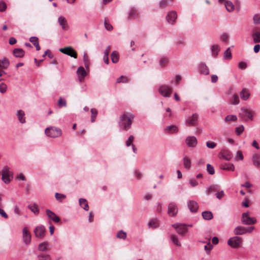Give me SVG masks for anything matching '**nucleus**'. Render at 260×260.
<instances>
[{
	"label": "nucleus",
	"mask_w": 260,
	"mask_h": 260,
	"mask_svg": "<svg viewBox=\"0 0 260 260\" xmlns=\"http://www.w3.org/2000/svg\"><path fill=\"white\" fill-rule=\"evenodd\" d=\"M134 115L131 113H124L120 116L119 125L121 129H127L131 128Z\"/></svg>",
	"instance_id": "nucleus-1"
},
{
	"label": "nucleus",
	"mask_w": 260,
	"mask_h": 260,
	"mask_svg": "<svg viewBox=\"0 0 260 260\" xmlns=\"http://www.w3.org/2000/svg\"><path fill=\"white\" fill-rule=\"evenodd\" d=\"M2 180L6 184L9 183L13 178L12 174L9 171V168L8 166H5L2 171Z\"/></svg>",
	"instance_id": "nucleus-2"
},
{
	"label": "nucleus",
	"mask_w": 260,
	"mask_h": 260,
	"mask_svg": "<svg viewBox=\"0 0 260 260\" xmlns=\"http://www.w3.org/2000/svg\"><path fill=\"white\" fill-rule=\"evenodd\" d=\"M241 221L243 224L245 225L254 224L256 222V219L254 217H250L249 216V212H245L242 214Z\"/></svg>",
	"instance_id": "nucleus-3"
},
{
	"label": "nucleus",
	"mask_w": 260,
	"mask_h": 260,
	"mask_svg": "<svg viewBox=\"0 0 260 260\" xmlns=\"http://www.w3.org/2000/svg\"><path fill=\"white\" fill-rule=\"evenodd\" d=\"M242 239L241 237L235 236L230 238L228 244L232 248H237L241 244Z\"/></svg>",
	"instance_id": "nucleus-4"
},
{
	"label": "nucleus",
	"mask_w": 260,
	"mask_h": 260,
	"mask_svg": "<svg viewBox=\"0 0 260 260\" xmlns=\"http://www.w3.org/2000/svg\"><path fill=\"white\" fill-rule=\"evenodd\" d=\"M59 51L65 54H67L71 57L77 58V54L75 50L71 46L66 47L63 48H59Z\"/></svg>",
	"instance_id": "nucleus-5"
},
{
	"label": "nucleus",
	"mask_w": 260,
	"mask_h": 260,
	"mask_svg": "<svg viewBox=\"0 0 260 260\" xmlns=\"http://www.w3.org/2000/svg\"><path fill=\"white\" fill-rule=\"evenodd\" d=\"M172 226L176 230V231L178 234L182 236H184L186 233L187 232L186 224L181 223H175L172 225Z\"/></svg>",
	"instance_id": "nucleus-6"
},
{
	"label": "nucleus",
	"mask_w": 260,
	"mask_h": 260,
	"mask_svg": "<svg viewBox=\"0 0 260 260\" xmlns=\"http://www.w3.org/2000/svg\"><path fill=\"white\" fill-rule=\"evenodd\" d=\"M178 209L175 203H170L168 206V214L170 217H175L177 214Z\"/></svg>",
	"instance_id": "nucleus-7"
},
{
	"label": "nucleus",
	"mask_w": 260,
	"mask_h": 260,
	"mask_svg": "<svg viewBox=\"0 0 260 260\" xmlns=\"http://www.w3.org/2000/svg\"><path fill=\"white\" fill-rule=\"evenodd\" d=\"M158 91L164 96L170 97L172 93V88L167 85H162L159 87Z\"/></svg>",
	"instance_id": "nucleus-8"
},
{
	"label": "nucleus",
	"mask_w": 260,
	"mask_h": 260,
	"mask_svg": "<svg viewBox=\"0 0 260 260\" xmlns=\"http://www.w3.org/2000/svg\"><path fill=\"white\" fill-rule=\"evenodd\" d=\"M34 233L36 237L39 239L43 238L46 234V230L43 225L37 226L35 230Z\"/></svg>",
	"instance_id": "nucleus-9"
},
{
	"label": "nucleus",
	"mask_w": 260,
	"mask_h": 260,
	"mask_svg": "<svg viewBox=\"0 0 260 260\" xmlns=\"http://www.w3.org/2000/svg\"><path fill=\"white\" fill-rule=\"evenodd\" d=\"M177 17V14L176 12L175 11H171L168 13L166 16V20L168 23L173 24L175 22Z\"/></svg>",
	"instance_id": "nucleus-10"
},
{
	"label": "nucleus",
	"mask_w": 260,
	"mask_h": 260,
	"mask_svg": "<svg viewBox=\"0 0 260 260\" xmlns=\"http://www.w3.org/2000/svg\"><path fill=\"white\" fill-rule=\"evenodd\" d=\"M22 238L23 242L26 244H29L31 241V235L28 233L27 228L25 227L22 230Z\"/></svg>",
	"instance_id": "nucleus-11"
},
{
	"label": "nucleus",
	"mask_w": 260,
	"mask_h": 260,
	"mask_svg": "<svg viewBox=\"0 0 260 260\" xmlns=\"http://www.w3.org/2000/svg\"><path fill=\"white\" fill-rule=\"evenodd\" d=\"M186 145L190 147L196 146L198 141L197 138L194 136H189L185 140Z\"/></svg>",
	"instance_id": "nucleus-12"
},
{
	"label": "nucleus",
	"mask_w": 260,
	"mask_h": 260,
	"mask_svg": "<svg viewBox=\"0 0 260 260\" xmlns=\"http://www.w3.org/2000/svg\"><path fill=\"white\" fill-rule=\"evenodd\" d=\"M46 212L48 217L51 219L54 222L58 223L60 221V218L50 210H46Z\"/></svg>",
	"instance_id": "nucleus-13"
},
{
	"label": "nucleus",
	"mask_w": 260,
	"mask_h": 260,
	"mask_svg": "<svg viewBox=\"0 0 260 260\" xmlns=\"http://www.w3.org/2000/svg\"><path fill=\"white\" fill-rule=\"evenodd\" d=\"M239 115L241 117L246 116L250 120H252L253 118L252 112L246 108H241Z\"/></svg>",
	"instance_id": "nucleus-14"
},
{
	"label": "nucleus",
	"mask_w": 260,
	"mask_h": 260,
	"mask_svg": "<svg viewBox=\"0 0 260 260\" xmlns=\"http://www.w3.org/2000/svg\"><path fill=\"white\" fill-rule=\"evenodd\" d=\"M188 207L191 212H196L199 208V205L197 202L190 200L188 202Z\"/></svg>",
	"instance_id": "nucleus-15"
},
{
	"label": "nucleus",
	"mask_w": 260,
	"mask_h": 260,
	"mask_svg": "<svg viewBox=\"0 0 260 260\" xmlns=\"http://www.w3.org/2000/svg\"><path fill=\"white\" fill-rule=\"evenodd\" d=\"M58 22L63 30H67L68 29L69 26L65 17L63 16H59L58 18Z\"/></svg>",
	"instance_id": "nucleus-16"
},
{
	"label": "nucleus",
	"mask_w": 260,
	"mask_h": 260,
	"mask_svg": "<svg viewBox=\"0 0 260 260\" xmlns=\"http://www.w3.org/2000/svg\"><path fill=\"white\" fill-rule=\"evenodd\" d=\"M198 119V115L197 114H193L187 118L186 122L189 125H194L197 122Z\"/></svg>",
	"instance_id": "nucleus-17"
},
{
	"label": "nucleus",
	"mask_w": 260,
	"mask_h": 260,
	"mask_svg": "<svg viewBox=\"0 0 260 260\" xmlns=\"http://www.w3.org/2000/svg\"><path fill=\"white\" fill-rule=\"evenodd\" d=\"M77 74L78 75V77L80 82H81L84 78V77L86 75V72L82 67H80L78 68L77 71Z\"/></svg>",
	"instance_id": "nucleus-18"
},
{
	"label": "nucleus",
	"mask_w": 260,
	"mask_h": 260,
	"mask_svg": "<svg viewBox=\"0 0 260 260\" xmlns=\"http://www.w3.org/2000/svg\"><path fill=\"white\" fill-rule=\"evenodd\" d=\"M47 137L55 138L60 136L62 134L61 131H44Z\"/></svg>",
	"instance_id": "nucleus-19"
},
{
	"label": "nucleus",
	"mask_w": 260,
	"mask_h": 260,
	"mask_svg": "<svg viewBox=\"0 0 260 260\" xmlns=\"http://www.w3.org/2000/svg\"><path fill=\"white\" fill-rule=\"evenodd\" d=\"M17 118L21 123L25 122V117L24 112L21 110H18L16 114Z\"/></svg>",
	"instance_id": "nucleus-20"
},
{
	"label": "nucleus",
	"mask_w": 260,
	"mask_h": 260,
	"mask_svg": "<svg viewBox=\"0 0 260 260\" xmlns=\"http://www.w3.org/2000/svg\"><path fill=\"white\" fill-rule=\"evenodd\" d=\"M13 55L17 58H21L24 56L25 52L21 48H15L13 51Z\"/></svg>",
	"instance_id": "nucleus-21"
},
{
	"label": "nucleus",
	"mask_w": 260,
	"mask_h": 260,
	"mask_svg": "<svg viewBox=\"0 0 260 260\" xmlns=\"http://www.w3.org/2000/svg\"><path fill=\"white\" fill-rule=\"evenodd\" d=\"M199 71L200 73L204 75H208L209 70L207 66L204 63H202L199 66Z\"/></svg>",
	"instance_id": "nucleus-22"
},
{
	"label": "nucleus",
	"mask_w": 260,
	"mask_h": 260,
	"mask_svg": "<svg viewBox=\"0 0 260 260\" xmlns=\"http://www.w3.org/2000/svg\"><path fill=\"white\" fill-rule=\"evenodd\" d=\"M247 232V230L243 226H239L234 230V234L237 235H241Z\"/></svg>",
	"instance_id": "nucleus-23"
},
{
	"label": "nucleus",
	"mask_w": 260,
	"mask_h": 260,
	"mask_svg": "<svg viewBox=\"0 0 260 260\" xmlns=\"http://www.w3.org/2000/svg\"><path fill=\"white\" fill-rule=\"evenodd\" d=\"M203 218L206 220H211L213 218V215L211 211H206L202 213Z\"/></svg>",
	"instance_id": "nucleus-24"
},
{
	"label": "nucleus",
	"mask_w": 260,
	"mask_h": 260,
	"mask_svg": "<svg viewBox=\"0 0 260 260\" xmlns=\"http://www.w3.org/2000/svg\"><path fill=\"white\" fill-rule=\"evenodd\" d=\"M29 41L32 43L35 46L37 51L40 50V46L39 45L38 38L36 37H31L29 38Z\"/></svg>",
	"instance_id": "nucleus-25"
},
{
	"label": "nucleus",
	"mask_w": 260,
	"mask_h": 260,
	"mask_svg": "<svg viewBox=\"0 0 260 260\" xmlns=\"http://www.w3.org/2000/svg\"><path fill=\"white\" fill-rule=\"evenodd\" d=\"M240 96L242 100L246 101L249 98L250 93L247 89L244 88L240 92Z\"/></svg>",
	"instance_id": "nucleus-26"
},
{
	"label": "nucleus",
	"mask_w": 260,
	"mask_h": 260,
	"mask_svg": "<svg viewBox=\"0 0 260 260\" xmlns=\"http://www.w3.org/2000/svg\"><path fill=\"white\" fill-rule=\"evenodd\" d=\"M224 5L226 8V10L231 12L234 11L235 9V6L231 1H226L224 2Z\"/></svg>",
	"instance_id": "nucleus-27"
},
{
	"label": "nucleus",
	"mask_w": 260,
	"mask_h": 260,
	"mask_svg": "<svg viewBox=\"0 0 260 260\" xmlns=\"http://www.w3.org/2000/svg\"><path fill=\"white\" fill-rule=\"evenodd\" d=\"M79 203L81 206L83 207V208L85 211H88L89 210V206L86 199L83 198L79 199Z\"/></svg>",
	"instance_id": "nucleus-28"
},
{
	"label": "nucleus",
	"mask_w": 260,
	"mask_h": 260,
	"mask_svg": "<svg viewBox=\"0 0 260 260\" xmlns=\"http://www.w3.org/2000/svg\"><path fill=\"white\" fill-rule=\"evenodd\" d=\"M252 161L255 167L260 168V156L259 155L254 154L252 157Z\"/></svg>",
	"instance_id": "nucleus-29"
},
{
	"label": "nucleus",
	"mask_w": 260,
	"mask_h": 260,
	"mask_svg": "<svg viewBox=\"0 0 260 260\" xmlns=\"http://www.w3.org/2000/svg\"><path fill=\"white\" fill-rule=\"evenodd\" d=\"M221 169L225 170L228 171H233L234 170L235 167L233 164H222L220 167Z\"/></svg>",
	"instance_id": "nucleus-30"
},
{
	"label": "nucleus",
	"mask_w": 260,
	"mask_h": 260,
	"mask_svg": "<svg viewBox=\"0 0 260 260\" xmlns=\"http://www.w3.org/2000/svg\"><path fill=\"white\" fill-rule=\"evenodd\" d=\"M183 166L184 168L187 170H189L191 168V163L190 159L187 156H185L183 159Z\"/></svg>",
	"instance_id": "nucleus-31"
},
{
	"label": "nucleus",
	"mask_w": 260,
	"mask_h": 260,
	"mask_svg": "<svg viewBox=\"0 0 260 260\" xmlns=\"http://www.w3.org/2000/svg\"><path fill=\"white\" fill-rule=\"evenodd\" d=\"M10 64L9 60L7 58H4L2 60H0V68L7 69Z\"/></svg>",
	"instance_id": "nucleus-32"
},
{
	"label": "nucleus",
	"mask_w": 260,
	"mask_h": 260,
	"mask_svg": "<svg viewBox=\"0 0 260 260\" xmlns=\"http://www.w3.org/2000/svg\"><path fill=\"white\" fill-rule=\"evenodd\" d=\"M111 60L113 63H117L119 60V54L118 53L114 51L111 54Z\"/></svg>",
	"instance_id": "nucleus-33"
},
{
	"label": "nucleus",
	"mask_w": 260,
	"mask_h": 260,
	"mask_svg": "<svg viewBox=\"0 0 260 260\" xmlns=\"http://www.w3.org/2000/svg\"><path fill=\"white\" fill-rule=\"evenodd\" d=\"M252 37L255 43L260 42V31H256L252 35Z\"/></svg>",
	"instance_id": "nucleus-34"
},
{
	"label": "nucleus",
	"mask_w": 260,
	"mask_h": 260,
	"mask_svg": "<svg viewBox=\"0 0 260 260\" xmlns=\"http://www.w3.org/2000/svg\"><path fill=\"white\" fill-rule=\"evenodd\" d=\"M28 208L36 215L38 214L39 212V210L36 204L28 205Z\"/></svg>",
	"instance_id": "nucleus-35"
},
{
	"label": "nucleus",
	"mask_w": 260,
	"mask_h": 260,
	"mask_svg": "<svg viewBox=\"0 0 260 260\" xmlns=\"http://www.w3.org/2000/svg\"><path fill=\"white\" fill-rule=\"evenodd\" d=\"M230 103L232 105H237L239 103V98L238 95L234 94L230 101Z\"/></svg>",
	"instance_id": "nucleus-36"
},
{
	"label": "nucleus",
	"mask_w": 260,
	"mask_h": 260,
	"mask_svg": "<svg viewBox=\"0 0 260 260\" xmlns=\"http://www.w3.org/2000/svg\"><path fill=\"white\" fill-rule=\"evenodd\" d=\"M211 50L213 56H216L218 54V51L219 50V46L217 45H213L212 46Z\"/></svg>",
	"instance_id": "nucleus-37"
},
{
	"label": "nucleus",
	"mask_w": 260,
	"mask_h": 260,
	"mask_svg": "<svg viewBox=\"0 0 260 260\" xmlns=\"http://www.w3.org/2000/svg\"><path fill=\"white\" fill-rule=\"evenodd\" d=\"M48 244L46 242H43L39 245L38 249L41 251H46L47 250Z\"/></svg>",
	"instance_id": "nucleus-38"
},
{
	"label": "nucleus",
	"mask_w": 260,
	"mask_h": 260,
	"mask_svg": "<svg viewBox=\"0 0 260 260\" xmlns=\"http://www.w3.org/2000/svg\"><path fill=\"white\" fill-rule=\"evenodd\" d=\"M222 157L226 160H230L232 157V154L230 151L223 152Z\"/></svg>",
	"instance_id": "nucleus-39"
},
{
	"label": "nucleus",
	"mask_w": 260,
	"mask_h": 260,
	"mask_svg": "<svg viewBox=\"0 0 260 260\" xmlns=\"http://www.w3.org/2000/svg\"><path fill=\"white\" fill-rule=\"evenodd\" d=\"M91 115V120L92 122L94 121L96 116L98 115V111L94 108H92L90 110Z\"/></svg>",
	"instance_id": "nucleus-40"
},
{
	"label": "nucleus",
	"mask_w": 260,
	"mask_h": 260,
	"mask_svg": "<svg viewBox=\"0 0 260 260\" xmlns=\"http://www.w3.org/2000/svg\"><path fill=\"white\" fill-rule=\"evenodd\" d=\"M168 62V59L166 57H162L159 60V65L161 67H164Z\"/></svg>",
	"instance_id": "nucleus-41"
},
{
	"label": "nucleus",
	"mask_w": 260,
	"mask_h": 260,
	"mask_svg": "<svg viewBox=\"0 0 260 260\" xmlns=\"http://www.w3.org/2000/svg\"><path fill=\"white\" fill-rule=\"evenodd\" d=\"M218 188V186L217 185H211L210 187H208V188L207 190V194H209L211 193L212 192H213L215 191Z\"/></svg>",
	"instance_id": "nucleus-42"
},
{
	"label": "nucleus",
	"mask_w": 260,
	"mask_h": 260,
	"mask_svg": "<svg viewBox=\"0 0 260 260\" xmlns=\"http://www.w3.org/2000/svg\"><path fill=\"white\" fill-rule=\"evenodd\" d=\"M116 236L119 239L125 240L126 238V233L123 231L121 230L117 234Z\"/></svg>",
	"instance_id": "nucleus-43"
},
{
	"label": "nucleus",
	"mask_w": 260,
	"mask_h": 260,
	"mask_svg": "<svg viewBox=\"0 0 260 260\" xmlns=\"http://www.w3.org/2000/svg\"><path fill=\"white\" fill-rule=\"evenodd\" d=\"M148 226L149 228L154 229L158 226V223L156 220H151L148 223Z\"/></svg>",
	"instance_id": "nucleus-44"
},
{
	"label": "nucleus",
	"mask_w": 260,
	"mask_h": 260,
	"mask_svg": "<svg viewBox=\"0 0 260 260\" xmlns=\"http://www.w3.org/2000/svg\"><path fill=\"white\" fill-rule=\"evenodd\" d=\"M253 21L255 24H260V15L255 14L253 16Z\"/></svg>",
	"instance_id": "nucleus-45"
},
{
	"label": "nucleus",
	"mask_w": 260,
	"mask_h": 260,
	"mask_svg": "<svg viewBox=\"0 0 260 260\" xmlns=\"http://www.w3.org/2000/svg\"><path fill=\"white\" fill-rule=\"evenodd\" d=\"M237 120V116L235 115H229L225 117L224 120L226 122L235 121Z\"/></svg>",
	"instance_id": "nucleus-46"
},
{
	"label": "nucleus",
	"mask_w": 260,
	"mask_h": 260,
	"mask_svg": "<svg viewBox=\"0 0 260 260\" xmlns=\"http://www.w3.org/2000/svg\"><path fill=\"white\" fill-rule=\"evenodd\" d=\"M230 50V48H228L224 52V57L226 59H230L232 58V53Z\"/></svg>",
	"instance_id": "nucleus-47"
},
{
	"label": "nucleus",
	"mask_w": 260,
	"mask_h": 260,
	"mask_svg": "<svg viewBox=\"0 0 260 260\" xmlns=\"http://www.w3.org/2000/svg\"><path fill=\"white\" fill-rule=\"evenodd\" d=\"M207 171L210 175H213L215 173L214 167L209 164L207 165Z\"/></svg>",
	"instance_id": "nucleus-48"
},
{
	"label": "nucleus",
	"mask_w": 260,
	"mask_h": 260,
	"mask_svg": "<svg viewBox=\"0 0 260 260\" xmlns=\"http://www.w3.org/2000/svg\"><path fill=\"white\" fill-rule=\"evenodd\" d=\"M129 15L133 17H137L138 15L137 10L134 8H132L129 12Z\"/></svg>",
	"instance_id": "nucleus-49"
},
{
	"label": "nucleus",
	"mask_w": 260,
	"mask_h": 260,
	"mask_svg": "<svg viewBox=\"0 0 260 260\" xmlns=\"http://www.w3.org/2000/svg\"><path fill=\"white\" fill-rule=\"evenodd\" d=\"M55 197L56 199L59 202H61L63 199L66 198V197L63 194L56 193L55 194Z\"/></svg>",
	"instance_id": "nucleus-50"
},
{
	"label": "nucleus",
	"mask_w": 260,
	"mask_h": 260,
	"mask_svg": "<svg viewBox=\"0 0 260 260\" xmlns=\"http://www.w3.org/2000/svg\"><path fill=\"white\" fill-rule=\"evenodd\" d=\"M128 81L127 78L124 76H121L117 79V83H126Z\"/></svg>",
	"instance_id": "nucleus-51"
},
{
	"label": "nucleus",
	"mask_w": 260,
	"mask_h": 260,
	"mask_svg": "<svg viewBox=\"0 0 260 260\" xmlns=\"http://www.w3.org/2000/svg\"><path fill=\"white\" fill-rule=\"evenodd\" d=\"M171 239L172 240V242L176 245H178V246L181 245L180 243L178 241V238L176 236H175L174 235H172L171 236Z\"/></svg>",
	"instance_id": "nucleus-52"
},
{
	"label": "nucleus",
	"mask_w": 260,
	"mask_h": 260,
	"mask_svg": "<svg viewBox=\"0 0 260 260\" xmlns=\"http://www.w3.org/2000/svg\"><path fill=\"white\" fill-rule=\"evenodd\" d=\"M7 86L4 83H2L0 84V92L2 93H4L7 91Z\"/></svg>",
	"instance_id": "nucleus-53"
},
{
	"label": "nucleus",
	"mask_w": 260,
	"mask_h": 260,
	"mask_svg": "<svg viewBox=\"0 0 260 260\" xmlns=\"http://www.w3.org/2000/svg\"><path fill=\"white\" fill-rule=\"evenodd\" d=\"M104 26H105V28L108 30H112L113 29V26H112V25L109 23L107 20L106 19L105 20V21H104Z\"/></svg>",
	"instance_id": "nucleus-54"
},
{
	"label": "nucleus",
	"mask_w": 260,
	"mask_h": 260,
	"mask_svg": "<svg viewBox=\"0 0 260 260\" xmlns=\"http://www.w3.org/2000/svg\"><path fill=\"white\" fill-rule=\"evenodd\" d=\"M39 260H51V258L49 255L40 254L38 255Z\"/></svg>",
	"instance_id": "nucleus-55"
},
{
	"label": "nucleus",
	"mask_w": 260,
	"mask_h": 260,
	"mask_svg": "<svg viewBox=\"0 0 260 260\" xmlns=\"http://www.w3.org/2000/svg\"><path fill=\"white\" fill-rule=\"evenodd\" d=\"M58 105L59 107H66L67 105L66 101L60 98L58 102Z\"/></svg>",
	"instance_id": "nucleus-56"
},
{
	"label": "nucleus",
	"mask_w": 260,
	"mask_h": 260,
	"mask_svg": "<svg viewBox=\"0 0 260 260\" xmlns=\"http://www.w3.org/2000/svg\"><path fill=\"white\" fill-rule=\"evenodd\" d=\"M126 145L128 147L132 145L134 152L135 153H136L137 149L135 145L132 143V142H131L129 140H127L126 142Z\"/></svg>",
	"instance_id": "nucleus-57"
},
{
	"label": "nucleus",
	"mask_w": 260,
	"mask_h": 260,
	"mask_svg": "<svg viewBox=\"0 0 260 260\" xmlns=\"http://www.w3.org/2000/svg\"><path fill=\"white\" fill-rule=\"evenodd\" d=\"M7 8L6 4L4 2H0V12H4Z\"/></svg>",
	"instance_id": "nucleus-58"
},
{
	"label": "nucleus",
	"mask_w": 260,
	"mask_h": 260,
	"mask_svg": "<svg viewBox=\"0 0 260 260\" xmlns=\"http://www.w3.org/2000/svg\"><path fill=\"white\" fill-rule=\"evenodd\" d=\"M189 182L192 187H195L198 185V182L193 178H191Z\"/></svg>",
	"instance_id": "nucleus-59"
},
{
	"label": "nucleus",
	"mask_w": 260,
	"mask_h": 260,
	"mask_svg": "<svg viewBox=\"0 0 260 260\" xmlns=\"http://www.w3.org/2000/svg\"><path fill=\"white\" fill-rule=\"evenodd\" d=\"M236 158L237 159H239L241 160L243 159V156L241 151L239 150L237 152Z\"/></svg>",
	"instance_id": "nucleus-60"
},
{
	"label": "nucleus",
	"mask_w": 260,
	"mask_h": 260,
	"mask_svg": "<svg viewBox=\"0 0 260 260\" xmlns=\"http://www.w3.org/2000/svg\"><path fill=\"white\" fill-rule=\"evenodd\" d=\"M206 146L207 147L209 148L213 149L215 147V146H216V144L214 142L208 141L206 143Z\"/></svg>",
	"instance_id": "nucleus-61"
},
{
	"label": "nucleus",
	"mask_w": 260,
	"mask_h": 260,
	"mask_svg": "<svg viewBox=\"0 0 260 260\" xmlns=\"http://www.w3.org/2000/svg\"><path fill=\"white\" fill-rule=\"evenodd\" d=\"M46 55H47L50 58H52L53 57V55L48 49L45 51L44 54L43 55V57H45Z\"/></svg>",
	"instance_id": "nucleus-62"
},
{
	"label": "nucleus",
	"mask_w": 260,
	"mask_h": 260,
	"mask_svg": "<svg viewBox=\"0 0 260 260\" xmlns=\"http://www.w3.org/2000/svg\"><path fill=\"white\" fill-rule=\"evenodd\" d=\"M221 39L222 41L224 42H226L228 41L229 39V36L227 34H223L221 36Z\"/></svg>",
	"instance_id": "nucleus-63"
},
{
	"label": "nucleus",
	"mask_w": 260,
	"mask_h": 260,
	"mask_svg": "<svg viewBox=\"0 0 260 260\" xmlns=\"http://www.w3.org/2000/svg\"><path fill=\"white\" fill-rule=\"evenodd\" d=\"M168 5V3L167 0H161L159 3V6L162 8L166 7Z\"/></svg>",
	"instance_id": "nucleus-64"
}]
</instances>
